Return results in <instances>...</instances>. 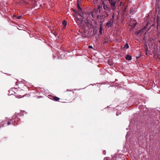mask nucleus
I'll return each mask as SVG.
<instances>
[{"mask_svg": "<svg viewBox=\"0 0 160 160\" xmlns=\"http://www.w3.org/2000/svg\"><path fill=\"white\" fill-rule=\"evenodd\" d=\"M103 153L105 155L106 153V151L105 150L103 151Z\"/></svg>", "mask_w": 160, "mask_h": 160, "instance_id": "aec40b11", "label": "nucleus"}, {"mask_svg": "<svg viewBox=\"0 0 160 160\" xmlns=\"http://www.w3.org/2000/svg\"><path fill=\"white\" fill-rule=\"evenodd\" d=\"M88 48H92V47L91 46H88Z\"/></svg>", "mask_w": 160, "mask_h": 160, "instance_id": "412c9836", "label": "nucleus"}, {"mask_svg": "<svg viewBox=\"0 0 160 160\" xmlns=\"http://www.w3.org/2000/svg\"><path fill=\"white\" fill-rule=\"evenodd\" d=\"M104 43H108V39L107 37H106L104 38Z\"/></svg>", "mask_w": 160, "mask_h": 160, "instance_id": "9b49d317", "label": "nucleus"}, {"mask_svg": "<svg viewBox=\"0 0 160 160\" xmlns=\"http://www.w3.org/2000/svg\"><path fill=\"white\" fill-rule=\"evenodd\" d=\"M103 8H104V10L105 11L106 13L107 14V16H108V12H107L108 11V12H110L111 11V9L108 6L106 5H104V6H103Z\"/></svg>", "mask_w": 160, "mask_h": 160, "instance_id": "7ed1b4c3", "label": "nucleus"}, {"mask_svg": "<svg viewBox=\"0 0 160 160\" xmlns=\"http://www.w3.org/2000/svg\"><path fill=\"white\" fill-rule=\"evenodd\" d=\"M98 9H100V6H99L98 7Z\"/></svg>", "mask_w": 160, "mask_h": 160, "instance_id": "bb28decb", "label": "nucleus"}, {"mask_svg": "<svg viewBox=\"0 0 160 160\" xmlns=\"http://www.w3.org/2000/svg\"><path fill=\"white\" fill-rule=\"evenodd\" d=\"M137 23H134L133 24L132 27L133 28H134L136 26Z\"/></svg>", "mask_w": 160, "mask_h": 160, "instance_id": "2eb2a0df", "label": "nucleus"}, {"mask_svg": "<svg viewBox=\"0 0 160 160\" xmlns=\"http://www.w3.org/2000/svg\"><path fill=\"white\" fill-rule=\"evenodd\" d=\"M22 1H23V0H21V2H20V3H22L23 2H22Z\"/></svg>", "mask_w": 160, "mask_h": 160, "instance_id": "5701e85b", "label": "nucleus"}, {"mask_svg": "<svg viewBox=\"0 0 160 160\" xmlns=\"http://www.w3.org/2000/svg\"><path fill=\"white\" fill-rule=\"evenodd\" d=\"M15 116H18V113H16L15 114Z\"/></svg>", "mask_w": 160, "mask_h": 160, "instance_id": "4be33fe9", "label": "nucleus"}, {"mask_svg": "<svg viewBox=\"0 0 160 160\" xmlns=\"http://www.w3.org/2000/svg\"><path fill=\"white\" fill-rule=\"evenodd\" d=\"M110 4V8L114 11L116 9V1L115 0H108Z\"/></svg>", "mask_w": 160, "mask_h": 160, "instance_id": "f03ea898", "label": "nucleus"}, {"mask_svg": "<svg viewBox=\"0 0 160 160\" xmlns=\"http://www.w3.org/2000/svg\"><path fill=\"white\" fill-rule=\"evenodd\" d=\"M11 123V122L8 121V122L7 124L8 125H9Z\"/></svg>", "mask_w": 160, "mask_h": 160, "instance_id": "a211bd4d", "label": "nucleus"}, {"mask_svg": "<svg viewBox=\"0 0 160 160\" xmlns=\"http://www.w3.org/2000/svg\"><path fill=\"white\" fill-rule=\"evenodd\" d=\"M62 25L63 26V28L64 29L67 25V22L65 20L63 21Z\"/></svg>", "mask_w": 160, "mask_h": 160, "instance_id": "423d86ee", "label": "nucleus"}, {"mask_svg": "<svg viewBox=\"0 0 160 160\" xmlns=\"http://www.w3.org/2000/svg\"><path fill=\"white\" fill-rule=\"evenodd\" d=\"M122 2H120V6H121V4H122Z\"/></svg>", "mask_w": 160, "mask_h": 160, "instance_id": "393cba45", "label": "nucleus"}, {"mask_svg": "<svg viewBox=\"0 0 160 160\" xmlns=\"http://www.w3.org/2000/svg\"><path fill=\"white\" fill-rule=\"evenodd\" d=\"M141 32V31H139V32Z\"/></svg>", "mask_w": 160, "mask_h": 160, "instance_id": "c756f323", "label": "nucleus"}, {"mask_svg": "<svg viewBox=\"0 0 160 160\" xmlns=\"http://www.w3.org/2000/svg\"><path fill=\"white\" fill-rule=\"evenodd\" d=\"M21 16H18L17 17V18L18 19H20L21 18Z\"/></svg>", "mask_w": 160, "mask_h": 160, "instance_id": "6ab92c4d", "label": "nucleus"}, {"mask_svg": "<svg viewBox=\"0 0 160 160\" xmlns=\"http://www.w3.org/2000/svg\"><path fill=\"white\" fill-rule=\"evenodd\" d=\"M139 32H137V35H138V34H139Z\"/></svg>", "mask_w": 160, "mask_h": 160, "instance_id": "b1692460", "label": "nucleus"}, {"mask_svg": "<svg viewBox=\"0 0 160 160\" xmlns=\"http://www.w3.org/2000/svg\"><path fill=\"white\" fill-rule=\"evenodd\" d=\"M96 0V1H97V2L98 1V0Z\"/></svg>", "mask_w": 160, "mask_h": 160, "instance_id": "cd10ccee", "label": "nucleus"}, {"mask_svg": "<svg viewBox=\"0 0 160 160\" xmlns=\"http://www.w3.org/2000/svg\"><path fill=\"white\" fill-rule=\"evenodd\" d=\"M113 23V20H110L106 24V26H107L109 28L111 27L112 26V24Z\"/></svg>", "mask_w": 160, "mask_h": 160, "instance_id": "20e7f679", "label": "nucleus"}, {"mask_svg": "<svg viewBox=\"0 0 160 160\" xmlns=\"http://www.w3.org/2000/svg\"><path fill=\"white\" fill-rule=\"evenodd\" d=\"M12 90H16V89H12Z\"/></svg>", "mask_w": 160, "mask_h": 160, "instance_id": "a878e982", "label": "nucleus"}, {"mask_svg": "<svg viewBox=\"0 0 160 160\" xmlns=\"http://www.w3.org/2000/svg\"><path fill=\"white\" fill-rule=\"evenodd\" d=\"M19 86H21V84H19Z\"/></svg>", "mask_w": 160, "mask_h": 160, "instance_id": "c85d7f7f", "label": "nucleus"}, {"mask_svg": "<svg viewBox=\"0 0 160 160\" xmlns=\"http://www.w3.org/2000/svg\"><path fill=\"white\" fill-rule=\"evenodd\" d=\"M5 123L4 121L0 122V128L3 127Z\"/></svg>", "mask_w": 160, "mask_h": 160, "instance_id": "6e6552de", "label": "nucleus"}, {"mask_svg": "<svg viewBox=\"0 0 160 160\" xmlns=\"http://www.w3.org/2000/svg\"><path fill=\"white\" fill-rule=\"evenodd\" d=\"M102 0H101V1H102Z\"/></svg>", "mask_w": 160, "mask_h": 160, "instance_id": "2f4dec72", "label": "nucleus"}, {"mask_svg": "<svg viewBox=\"0 0 160 160\" xmlns=\"http://www.w3.org/2000/svg\"><path fill=\"white\" fill-rule=\"evenodd\" d=\"M125 59L127 60H130L132 59V57L129 55H127L125 57Z\"/></svg>", "mask_w": 160, "mask_h": 160, "instance_id": "0eeeda50", "label": "nucleus"}, {"mask_svg": "<svg viewBox=\"0 0 160 160\" xmlns=\"http://www.w3.org/2000/svg\"><path fill=\"white\" fill-rule=\"evenodd\" d=\"M146 27H147V26L144 27V28H143V29L141 31H142L143 29H146Z\"/></svg>", "mask_w": 160, "mask_h": 160, "instance_id": "dca6fc26", "label": "nucleus"}, {"mask_svg": "<svg viewBox=\"0 0 160 160\" xmlns=\"http://www.w3.org/2000/svg\"><path fill=\"white\" fill-rule=\"evenodd\" d=\"M102 27L101 26L100 27V29H99V32L100 34V35H101L102 34Z\"/></svg>", "mask_w": 160, "mask_h": 160, "instance_id": "1a4fd4ad", "label": "nucleus"}, {"mask_svg": "<svg viewBox=\"0 0 160 160\" xmlns=\"http://www.w3.org/2000/svg\"><path fill=\"white\" fill-rule=\"evenodd\" d=\"M77 8L78 9V15H79L80 16H81V15H80V13L82 12V10H81V9L78 3V4H77Z\"/></svg>", "mask_w": 160, "mask_h": 160, "instance_id": "39448f33", "label": "nucleus"}, {"mask_svg": "<svg viewBox=\"0 0 160 160\" xmlns=\"http://www.w3.org/2000/svg\"><path fill=\"white\" fill-rule=\"evenodd\" d=\"M19 93V92L18 91L17 93H15V94H17V95H16V96H18V95H19V98H22V95H18V93Z\"/></svg>", "mask_w": 160, "mask_h": 160, "instance_id": "ddd939ff", "label": "nucleus"}, {"mask_svg": "<svg viewBox=\"0 0 160 160\" xmlns=\"http://www.w3.org/2000/svg\"><path fill=\"white\" fill-rule=\"evenodd\" d=\"M102 2V5H103V6H104V5H106L105 4V3L103 1Z\"/></svg>", "mask_w": 160, "mask_h": 160, "instance_id": "f3484780", "label": "nucleus"}, {"mask_svg": "<svg viewBox=\"0 0 160 160\" xmlns=\"http://www.w3.org/2000/svg\"><path fill=\"white\" fill-rule=\"evenodd\" d=\"M141 32V31H139V32Z\"/></svg>", "mask_w": 160, "mask_h": 160, "instance_id": "7c9ffc66", "label": "nucleus"}, {"mask_svg": "<svg viewBox=\"0 0 160 160\" xmlns=\"http://www.w3.org/2000/svg\"><path fill=\"white\" fill-rule=\"evenodd\" d=\"M126 48L128 49L129 48V46L127 43H126L125 45L123 48Z\"/></svg>", "mask_w": 160, "mask_h": 160, "instance_id": "4468645a", "label": "nucleus"}, {"mask_svg": "<svg viewBox=\"0 0 160 160\" xmlns=\"http://www.w3.org/2000/svg\"><path fill=\"white\" fill-rule=\"evenodd\" d=\"M53 98L54 100L56 101H58L59 100V98L57 97H54Z\"/></svg>", "mask_w": 160, "mask_h": 160, "instance_id": "9d476101", "label": "nucleus"}, {"mask_svg": "<svg viewBox=\"0 0 160 160\" xmlns=\"http://www.w3.org/2000/svg\"><path fill=\"white\" fill-rule=\"evenodd\" d=\"M36 2L37 3V1L36 0H35L34 1V3H33L32 2L31 3L32 4H33V7H35L37 4L36 3Z\"/></svg>", "mask_w": 160, "mask_h": 160, "instance_id": "f8f14e48", "label": "nucleus"}, {"mask_svg": "<svg viewBox=\"0 0 160 160\" xmlns=\"http://www.w3.org/2000/svg\"><path fill=\"white\" fill-rule=\"evenodd\" d=\"M76 93L72 91L67 93L66 96L67 99H66L67 102L73 100L76 98Z\"/></svg>", "mask_w": 160, "mask_h": 160, "instance_id": "f257e3e1", "label": "nucleus"}]
</instances>
